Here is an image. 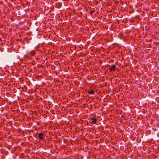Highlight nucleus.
Returning <instances> with one entry per match:
<instances>
[{
    "label": "nucleus",
    "mask_w": 159,
    "mask_h": 159,
    "mask_svg": "<svg viewBox=\"0 0 159 159\" xmlns=\"http://www.w3.org/2000/svg\"><path fill=\"white\" fill-rule=\"evenodd\" d=\"M27 54L29 56H34L35 54V51L34 50H32L30 52H27Z\"/></svg>",
    "instance_id": "1"
},
{
    "label": "nucleus",
    "mask_w": 159,
    "mask_h": 159,
    "mask_svg": "<svg viewBox=\"0 0 159 159\" xmlns=\"http://www.w3.org/2000/svg\"><path fill=\"white\" fill-rule=\"evenodd\" d=\"M116 68V66L115 65H112V66L110 68L109 70L110 71L115 70Z\"/></svg>",
    "instance_id": "2"
},
{
    "label": "nucleus",
    "mask_w": 159,
    "mask_h": 159,
    "mask_svg": "<svg viewBox=\"0 0 159 159\" xmlns=\"http://www.w3.org/2000/svg\"><path fill=\"white\" fill-rule=\"evenodd\" d=\"M38 137L39 138V139L40 140H43V133H39L38 134Z\"/></svg>",
    "instance_id": "3"
},
{
    "label": "nucleus",
    "mask_w": 159,
    "mask_h": 159,
    "mask_svg": "<svg viewBox=\"0 0 159 159\" xmlns=\"http://www.w3.org/2000/svg\"><path fill=\"white\" fill-rule=\"evenodd\" d=\"M97 122V120L96 118H93L91 119V122L93 124H95Z\"/></svg>",
    "instance_id": "4"
},
{
    "label": "nucleus",
    "mask_w": 159,
    "mask_h": 159,
    "mask_svg": "<svg viewBox=\"0 0 159 159\" xmlns=\"http://www.w3.org/2000/svg\"><path fill=\"white\" fill-rule=\"evenodd\" d=\"M88 93L89 94H93L94 93V91L93 90L88 91Z\"/></svg>",
    "instance_id": "5"
}]
</instances>
